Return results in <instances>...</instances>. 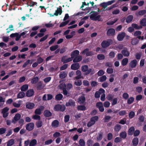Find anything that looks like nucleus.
Masks as SVG:
<instances>
[{
  "instance_id": "nucleus-1",
  "label": "nucleus",
  "mask_w": 146,
  "mask_h": 146,
  "mask_svg": "<svg viewBox=\"0 0 146 146\" xmlns=\"http://www.w3.org/2000/svg\"><path fill=\"white\" fill-rule=\"evenodd\" d=\"M90 19L94 21H101L102 19L101 18V16L98 15V13L96 12L92 11L90 13Z\"/></svg>"
},
{
  "instance_id": "nucleus-2",
  "label": "nucleus",
  "mask_w": 146,
  "mask_h": 146,
  "mask_svg": "<svg viewBox=\"0 0 146 146\" xmlns=\"http://www.w3.org/2000/svg\"><path fill=\"white\" fill-rule=\"evenodd\" d=\"M112 40L111 39H109L107 40L104 41L101 43L102 46L103 48H106L112 43Z\"/></svg>"
},
{
  "instance_id": "nucleus-3",
  "label": "nucleus",
  "mask_w": 146,
  "mask_h": 146,
  "mask_svg": "<svg viewBox=\"0 0 146 146\" xmlns=\"http://www.w3.org/2000/svg\"><path fill=\"white\" fill-rule=\"evenodd\" d=\"M81 70L83 72H86V74H89L92 71L91 68H89L87 65H84L82 66Z\"/></svg>"
},
{
  "instance_id": "nucleus-4",
  "label": "nucleus",
  "mask_w": 146,
  "mask_h": 146,
  "mask_svg": "<svg viewBox=\"0 0 146 146\" xmlns=\"http://www.w3.org/2000/svg\"><path fill=\"white\" fill-rule=\"evenodd\" d=\"M115 2V0H113L107 2H104L101 3L100 5L104 8L107 7L108 6L110 5Z\"/></svg>"
},
{
  "instance_id": "nucleus-5",
  "label": "nucleus",
  "mask_w": 146,
  "mask_h": 146,
  "mask_svg": "<svg viewBox=\"0 0 146 146\" xmlns=\"http://www.w3.org/2000/svg\"><path fill=\"white\" fill-rule=\"evenodd\" d=\"M65 107L64 106L58 104L55 106L54 110L56 111H64L65 110Z\"/></svg>"
},
{
  "instance_id": "nucleus-6",
  "label": "nucleus",
  "mask_w": 146,
  "mask_h": 146,
  "mask_svg": "<svg viewBox=\"0 0 146 146\" xmlns=\"http://www.w3.org/2000/svg\"><path fill=\"white\" fill-rule=\"evenodd\" d=\"M83 54H86L87 56L93 55L94 54L92 52H89L88 49H86L83 51L81 53Z\"/></svg>"
},
{
  "instance_id": "nucleus-7",
  "label": "nucleus",
  "mask_w": 146,
  "mask_h": 146,
  "mask_svg": "<svg viewBox=\"0 0 146 146\" xmlns=\"http://www.w3.org/2000/svg\"><path fill=\"white\" fill-rule=\"evenodd\" d=\"M96 107L98 108L101 112H102L104 111V109L103 106V104L101 102H99L96 104Z\"/></svg>"
},
{
  "instance_id": "nucleus-8",
  "label": "nucleus",
  "mask_w": 146,
  "mask_h": 146,
  "mask_svg": "<svg viewBox=\"0 0 146 146\" xmlns=\"http://www.w3.org/2000/svg\"><path fill=\"white\" fill-rule=\"evenodd\" d=\"M125 36V33L124 32H122L119 33L117 35V38L119 41H122L123 40Z\"/></svg>"
},
{
  "instance_id": "nucleus-9",
  "label": "nucleus",
  "mask_w": 146,
  "mask_h": 146,
  "mask_svg": "<svg viewBox=\"0 0 146 146\" xmlns=\"http://www.w3.org/2000/svg\"><path fill=\"white\" fill-rule=\"evenodd\" d=\"M137 63V62L136 60H133L129 63V66L131 68H135L136 66Z\"/></svg>"
},
{
  "instance_id": "nucleus-10",
  "label": "nucleus",
  "mask_w": 146,
  "mask_h": 146,
  "mask_svg": "<svg viewBox=\"0 0 146 146\" xmlns=\"http://www.w3.org/2000/svg\"><path fill=\"white\" fill-rule=\"evenodd\" d=\"M107 34L109 36H112L115 34V31L113 28L109 29L107 32Z\"/></svg>"
},
{
  "instance_id": "nucleus-11",
  "label": "nucleus",
  "mask_w": 146,
  "mask_h": 146,
  "mask_svg": "<svg viewBox=\"0 0 146 146\" xmlns=\"http://www.w3.org/2000/svg\"><path fill=\"white\" fill-rule=\"evenodd\" d=\"M35 106L34 103L28 102L26 104V107L27 108L29 109H33Z\"/></svg>"
},
{
  "instance_id": "nucleus-12",
  "label": "nucleus",
  "mask_w": 146,
  "mask_h": 146,
  "mask_svg": "<svg viewBox=\"0 0 146 146\" xmlns=\"http://www.w3.org/2000/svg\"><path fill=\"white\" fill-rule=\"evenodd\" d=\"M80 65L78 63H74L72 64L71 66V69L74 70H77L79 68Z\"/></svg>"
},
{
  "instance_id": "nucleus-13",
  "label": "nucleus",
  "mask_w": 146,
  "mask_h": 146,
  "mask_svg": "<svg viewBox=\"0 0 146 146\" xmlns=\"http://www.w3.org/2000/svg\"><path fill=\"white\" fill-rule=\"evenodd\" d=\"M34 127V124L33 123H30L27 125L26 129L28 131H31L33 129Z\"/></svg>"
},
{
  "instance_id": "nucleus-14",
  "label": "nucleus",
  "mask_w": 146,
  "mask_h": 146,
  "mask_svg": "<svg viewBox=\"0 0 146 146\" xmlns=\"http://www.w3.org/2000/svg\"><path fill=\"white\" fill-rule=\"evenodd\" d=\"M72 60V57L67 58L66 56H64L62 58V61L64 63H66L71 61Z\"/></svg>"
},
{
  "instance_id": "nucleus-15",
  "label": "nucleus",
  "mask_w": 146,
  "mask_h": 146,
  "mask_svg": "<svg viewBox=\"0 0 146 146\" xmlns=\"http://www.w3.org/2000/svg\"><path fill=\"white\" fill-rule=\"evenodd\" d=\"M76 74L77 76L75 77V79L78 80L81 78L82 73L79 70L76 71Z\"/></svg>"
},
{
  "instance_id": "nucleus-16",
  "label": "nucleus",
  "mask_w": 146,
  "mask_h": 146,
  "mask_svg": "<svg viewBox=\"0 0 146 146\" xmlns=\"http://www.w3.org/2000/svg\"><path fill=\"white\" fill-rule=\"evenodd\" d=\"M44 108V107L43 106H41L39 108L36 109L35 111V113L37 114H40L41 113V111Z\"/></svg>"
},
{
  "instance_id": "nucleus-17",
  "label": "nucleus",
  "mask_w": 146,
  "mask_h": 146,
  "mask_svg": "<svg viewBox=\"0 0 146 146\" xmlns=\"http://www.w3.org/2000/svg\"><path fill=\"white\" fill-rule=\"evenodd\" d=\"M34 94V90L33 89L29 90L26 93V96L28 97H31L33 96Z\"/></svg>"
},
{
  "instance_id": "nucleus-18",
  "label": "nucleus",
  "mask_w": 146,
  "mask_h": 146,
  "mask_svg": "<svg viewBox=\"0 0 146 146\" xmlns=\"http://www.w3.org/2000/svg\"><path fill=\"white\" fill-rule=\"evenodd\" d=\"M79 53L78 50H76L72 52L71 54V57L73 58L78 55Z\"/></svg>"
},
{
  "instance_id": "nucleus-19",
  "label": "nucleus",
  "mask_w": 146,
  "mask_h": 146,
  "mask_svg": "<svg viewBox=\"0 0 146 146\" xmlns=\"http://www.w3.org/2000/svg\"><path fill=\"white\" fill-rule=\"evenodd\" d=\"M121 53L125 56H128L129 55V53L127 49H124L122 50L121 51Z\"/></svg>"
},
{
  "instance_id": "nucleus-20",
  "label": "nucleus",
  "mask_w": 146,
  "mask_h": 146,
  "mask_svg": "<svg viewBox=\"0 0 146 146\" xmlns=\"http://www.w3.org/2000/svg\"><path fill=\"white\" fill-rule=\"evenodd\" d=\"M85 98L83 96H81L78 99V102L80 104L83 103L85 101Z\"/></svg>"
},
{
  "instance_id": "nucleus-21",
  "label": "nucleus",
  "mask_w": 146,
  "mask_h": 146,
  "mask_svg": "<svg viewBox=\"0 0 146 146\" xmlns=\"http://www.w3.org/2000/svg\"><path fill=\"white\" fill-rule=\"evenodd\" d=\"M140 24L142 27L146 26V19L145 18L142 19L140 21Z\"/></svg>"
},
{
  "instance_id": "nucleus-22",
  "label": "nucleus",
  "mask_w": 146,
  "mask_h": 146,
  "mask_svg": "<svg viewBox=\"0 0 146 146\" xmlns=\"http://www.w3.org/2000/svg\"><path fill=\"white\" fill-rule=\"evenodd\" d=\"M128 62V58H124L122 60L121 62V64L123 66H125L127 64Z\"/></svg>"
},
{
  "instance_id": "nucleus-23",
  "label": "nucleus",
  "mask_w": 146,
  "mask_h": 146,
  "mask_svg": "<svg viewBox=\"0 0 146 146\" xmlns=\"http://www.w3.org/2000/svg\"><path fill=\"white\" fill-rule=\"evenodd\" d=\"M62 13V9L60 8H57V10H56L55 12L54 13V15L57 16L58 14L61 15Z\"/></svg>"
},
{
  "instance_id": "nucleus-24",
  "label": "nucleus",
  "mask_w": 146,
  "mask_h": 146,
  "mask_svg": "<svg viewBox=\"0 0 146 146\" xmlns=\"http://www.w3.org/2000/svg\"><path fill=\"white\" fill-rule=\"evenodd\" d=\"M10 37L12 38L16 37V40L17 41H18V33H12L10 35Z\"/></svg>"
},
{
  "instance_id": "nucleus-25",
  "label": "nucleus",
  "mask_w": 146,
  "mask_h": 146,
  "mask_svg": "<svg viewBox=\"0 0 146 146\" xmlns=\"http://www.w3.org/2000/svg\"><path fill=\"white\" fill-rule=\"evenodd\" d=\"M82 60V57L80 56H78L73 60V62H78Z\"/></svg>"
},
{
  "instance_id": "nucleus-26",
  "label": "nucleus",
  "mask_w": 146,
  "mask_h": 146,
  "mask_svg": "<svg viewBox=\"0 0 146 146\" xmlns=\"http://www.w3.org/2000/svg\"><path fill=\"white\" fill-rule=\"evenodd\" d=\"M133 19V16L132 15L128 16L126 19V21L127 23H130Z\"/></svg>"
},
{
  "instance_id": "nucleus-27",
  "label": "nucleus",
  "mask_w": 146,
  "mask_h": 146,
  "mask_svg": "<svg viewBox=\"0 0 146 146\" xmlns=\"http://www.w3.org/2000/svg\"><path fill=\"white\" fill-rule=\"evenodd\" d=\"M33 60H28L23 65V67H25L27 65L29 64H31L34 61Z\"/></svg>"
},
{
  "instance_id": "nucleus-28",
  "label": "nucleus",
  "mask_w": 146,
  "mask_h": 146,
  "mask_svg": "<svg viewBox=\"0 0 146 146\" xmlns=\"http://www.w3.org/2000/svg\"><path fill=\"white\" fill-rule=\"evenodd\" d=\"M138 42V40L136 38H134L132 39L131 43L132 45H135Z\"/></svg>"
},
{
  "instance_id": "nucleus-29",
  "label": "nucleus",
  "mask_w": 146,
  "mask_h": 146,
  "mask_svg": "<svg viewBox=\"0 0 146 146\" xmlns=\"http://www.w3.org/2000/svg\"><path fill=\"white\" fill-rule=\"evenodd\" d=\"M18 120V113H17L15 115L14 118L12 119V122L15 123Z\"/></svg>"
},
{
  "instance_id": "nucleus-30",
  "label": "nucleus",
  "mask_w": 146,
  "mask_h": 146,
  "mask_svg": "<svg viewBox=\"0 0 146 146\" xmlns=\"http://www.w3.org/2000/svg\"><path fill=\"white\" fill-rule=\"evenodd\" d=\"M131 26L133 28H134L136 29H140L142 28V27L136 24H132Z\"/></svg>"
},
{
  "instance_id": "nucleus-31",
  "label": "nucleus",
  "mask_w": 146,
  "mask_h": 146,
  "mask_svg": "<svg viewBox=\"0 0 146 146\" xmlns=\"http://www.w3.org/2000/svg\"><path fill=\"white\" fill-rule=\"evenodd\" d=\"M75 102L72 100H70L68 102L66 103V106H74V105Z\"/></svg>"
},
{
  "instance_id": "nucleus-32",
  "label": "nucleus",
  "mask_w": 146,
  "mask_h": 146,
  "mask_svg": "<svg viewBox=\"0 0 146 146\" xmlns=\"http://www.w3.org/2000/svg\"><path fill=\"white\" fill-rule=\"evenodd\" d=\"M67 74V73L65 72H61L60 74V77L62 78H64L66 77Z\"/></svg>"
},
{
  "instance_id": "nucleus-33",
  "label": "nucleus",
  "mask_w": 146,
  "mask_h": 146,
  "mask_svg": "<svg viewBox=\"0 0 146 146\" xmlns=\"http://www.w3.org/2000/svg\"><path fill=\"white\" fill-rule=\"evenodd\" d=\"M59 125V122L57 120H55L52 123V126L53 127H57Z\"/></svg>"
},
{
  "instance_id": "nucleus-34",
  "label": "nucleus",
  "mask_w": 146,
  "mask_h": 146,
  "mask_svg": "<svg viewBox=\"0 0 146 146\" xmlns=\"http://www.w3.org/2000/svg\"><path fill=\"white\" fill-rule=\"evenodd\" d=\"M37 143V141L35 139L32 140L29 144V146H34Z\"/></svg>"
},
{
  "instance_id": "nucleus-35",
  "label": "nucleus",
  "mask_w": 146,
  "mask_h": 146,
  "mask_svg": "<svg viewBox=\"0 0 146 146\" xmlns=\"http://www.w3.org/2000/svg\"><path fill=\"white\" fill-rule=\"evenodd\" d=\"M146 13V10H142L139 11L136 14L137 16L143 15Z\"/></svg>"
},
{
  "instance_id": "nucleus-36",
  "label": "nucleus",
  "mask_w": 146,
  "mask_h": 146,
  "mask_svg": "<svg viewBox=\"0 0 146 146\" xmlns=\"http://www.w3.org/2000/svg\"><path fill=\"white\" fill-rule=\"evenodd\" d=\"M28 88V85L27 84H25L22 86L21 90L22 91H25Z\"/></svg>"
},
{
  "instance_id": "nucleus-37",
  "label": "nucleus",
  "mask_w": 146,
  "mask_h": 146,
  "mask_svg": "<svg viewBox=\"0 0 146 146\" xmlns=\"http://www.w3.org/2000/svg\"><path fill=\"white\" fill-rule=\"evenodd\" d=\"M14 143V140L13 139H11L8 141L7 143V146H11Z\"/></svg>"
},
{
  "instance_id": "nucleus-38",
  "label": "nucleus",
  "mask_w": 146,
  "mask_h": 146,
  "mask_svg": "<svg viewBox=\"0 0 146 146\" xmlns=\"http://www.w3.org/2000/svg\"><path fill=\"white\" fill-rule=\"evenodd\" d=\"M139 141L138 139L137 138H134L133 141V145L134 146L137 145Z\"/></svg>"
},
{
  "instance_id": "nucleus-39",
  "label": "nucleus",
  "mask_w": 146,
  "mask_h": 146,
  "mask_svg": "<svg viewBox=\"0 0 146 146\" xmlns=\"http://www.w3.org/2000/svg\"><path fill=\"white\" fill-rule=\"evenodd\" d=\"M38 80V78L36 77H35L33 79H32L31 80V83L32 84H34L36 83Z\"/></svg>"
},
{
  "instance_id": "nucleus-40",
  "label": "nucleus",
  "mask_w": 146,
  "mask_h": 146,
  "mask_svg": "<svg viewBox=\"0 0 146 146\" xmlns=\"http://www.w3.org/2000/svg\"><path fill=\"white\" fill-rule=\"evenodd\" d=\"M107 77L105 75L99 78V80L100 82H104L105 81Z\"/></svg>"
},
{
  "instance_id": "nucleus-41",
  "label": "nucleus",
  "mask_w": 146,
  "mask_h": 146,
  "mask_svg": "<svg viewBox=\"0 0 146 146\" xmlns=\"http://www.w3.org/2000/svg\"><path fill=\"white\" fill-rule=\"evenodd\" d=\"M74 84L77 86H80L82 84V82L81 80H76Z\"/></svg>"
},
{
  "instance_id": "nucleus-42",
  "label": "nucleus",
  "mask_w": 146,
  "mask_h": 146,
  "mask_svg": "<svg viewBox=\"0 0 146 146\" xmlns=\"http://www.w3.org/2000/svg\"><path fill=\"white\" fill-rule=\"evenodd\" d=\"M78 109V110H86V107L84 106L80 105L77 107Z\"/></svg>"
},
{
  "instance_id": "nucleus-43",
  "label": "nucleus",
  "mask_w": 146,
  "mask_h": 146,
  "mask_svg": "<svg viewBox=\"0 0 146 146\" xmlns=\"http://www.w3.org/2000/svg\"><path fill=\"white\" fill-rule=\"evenodd\" d=\"M58 47V46L57 45L53 46L50 47V50L52 51H53L57 49Z\"/></svg>"
},
{
  "instance_id": "nucleus-44",
  "label": "nucleus",
  "mask_w": 146,
  "mask_h": 146,
  "mask_svg": "<svg viewBox=\"0 0 146 146\" xmlns=\"http://www.w3.org/2000/svg\"><path fill=\"white\" fill-rule=\"evenodd\" d=\"M135 130L134 127H131L129 130V134L130 135H132Z\"/></svg>"
},
{
  "instance_id": "nucleus-45",
  "label": "nucleus",
  "mask_w": 146,
  "mask_h": 146,
  "mask_svg": "<svg viewBox=\"0 0 146 146\" xmlns=\"http://www.w3.org/2000/svg\"><path fill=\"white\" fill-rule=\"evenodd\" d=\"M98 117L97 116H95L92 118L91 119L90 121H91V122H92L93 121H94L95 123L96 122L98 121Z\"/></svg>"
},
{
  "instance_id": "nucleus-46",
  "label": "nucleus",
  "mask_w": 146,
  "mask_h": 146,
  "mask_svg": "<svg viewBox=\"0 0 146 146\" xmlns=\"http://www.w3.org/2000/svg\"><path fill=\"white\" fill-rule=\"evenodd\" d=\"M63 97V95L61 94H59L56 96V99L57 100H61Z\"/></svg>"
},
{
  "instance_id": "nucleus-47",
  "label": "nucleus",
  "mask_w": 146,
  "mask_h": 146,
  "mask_svg": "<svg viewBox=\"0 0 146 146\" xmlns=\"http://www.w3.org/2000/svg\"><path fill=\"white\" fill-rule=\"evenodd\" d=\"M6 131V129L5 128H0V134L2 135L5 133Z\"/></svg>"
},
{
  "instance_id": "nucleus-48",
  "label": "nucleus",
  "mask_w": 146,
  "mask_h": 146,
  "mask_svg": "<svg viewBox=\"0 0 146 146\" xmlns=\"http://www.w3.org/2000/svg\"><path fill=\"white\" fill-rule=\"evenodd\" d=\"M105 58L104 55L102 54H100L97 56V58L99 60H103Z\"/></svg>"
},
{
  "instance_id": "nucleus-49",
  "label": "nucleus",
  "mask_w": 146,
  "mask_h": 146,
  "mask_svg": "<svg viewBox=\"0 0 146 146\" xmlns=\"http://www.w3.org/2000/svg\"><path fill=\"white\" fill-rule=\"evenodd\" d=\"M83 84L84 86H88L90 85V83L88 81L84 80L83 81Z\"/></svg>"
},
{
  "instance_id": "nucleus-50",
  "label": "nucleus",
  "mask_w": 146,
  "mask_h": 146,
  "mask_svg": "<svg viewBox=\"0 0 146 146\" xmlns=\"http://www.w3.org/2000/svg\"><path fill=\"white\" fill-rule=\"evenodd\" d=\"M126 135H127L125 131L121 132V133H120V136L121 138H125L126 137Z\"/></svg>"
},
{
  "instance_id": "nucleus-51",
  "label": "nucleus",
  "mask_w": 146,
  "mask_h": 146,
  "mask_svg": "<svg viewBox=\"0 0 146 146\" xmlns=\"http://www.w3.org/2000/svg\"><path fill=\"white\" fill-rule=\"evenodd\" d=\"M44 115L46 117H49L51 115V113L48 110H46L44 111Z\"/></svg>"
},
{
  "instance_id": "nucleus-52",
  "label": "nucleus",
  "mask_w": 146,
  "mask_h": 146,
  "mask_svg": "<svg viewBox=\"0 0 146 146\" xmlns=\"http://www.w3.org/2000/svg\"><path fill=\"white\" fill-rule=\"evenodd\" d=\"M69 22V21H66L64 22H63L60 25V27H62L66 25Z\"/></svg>"
},
{
  "instance_id": "nucleus-53",
  "label": "nucleus",
  "mask_w": 146,
  "mask_h": 146,
  "mask_svg": "<svg viewBox=\"0 0 146 146\" xmlns=\"http://www.w3.org/2000/svg\"><path fill=\"white\" fill-rule=\"evenodd\" d=\"M117 19H114L113 21H109L107 23L108 25H112L117 21Z\"/></svg>"
},
{
  "instance_id": "nucleus-54",
  "label": "nucleus",
  "mask_w": 146,
  "mask_h": 146,
  "mask_svg": "<svg viewBox=\"0 0 146 146\" xmlns=\"http://www.w3.org/2000/svg\"><path fill=\"white\" fill-rule=\"evenodd\" d=\"M110 104V103L108 101H106L104 103V105L105 108H108L109 107Z\"/></svg>"
},
{
  "instance_id": "nucleus-55",
  "label": "nucleus",
  "mask_w": 146,
  "mask_h": 146,
  "mask_svg": "<svg viewBox=\"0 0 146 146\" xmlns=\"http://www.w3.org/2000/svg\"><path fill=\"white\" fill-rule=\"evenodd\" d=\"M134 100V98L132 97H130L128 100L127 103L129 104L132 103Z\"/></svg>"
},
{
  "instance_id": "nucleus-56",
  "label": "nucleus",
  "mask_w": 146,
  "mask_h": 146,
  "mask_svg": "<svg viewBox=\"0 0 146 146\" xmlns=\"http://www.w3.org/2000/svg\"><path fill=\"white\" fill-rule=\"evenodd\" d=\"M79 143L81 146H85V142L83 139H80L79 141Z\"/></svg>"
},
{
  "instance_id": "nucleus-57",
  "label": "nucleus",
  "mask_w": 146,
  "mask_h": 146,
  "mask_svg": "<svg viewBox=\"0 0 146 146\" xmlns=\"http://www.w3.org/2000/svg\"><path fill=\"white\" fill-rule=\"evenodd\" d=\"M141 34V32L139 31H137L135 32L134 34V36H136L140 35Z\"/></svg>"
},
{
  "instance_id": "nucleus-58",
  "label": "nucleus",
  "mask_w": 146,
  "mask_h": 146,
  "mask_svg": "<svg viewBox=\"0 0 146 146\" xmlns=\"http://www.w3.org/2000/svg\"><path fill=\"white\" fill-rule=\"evenodd\" d=\"M121 141V139L119 137H116L114 139V141L115 143L120 142Z\"/></svg>"
},
{
  "instance_id": "nucleus-59",
  "label": "nucleus",
  "mask_w": 146,
  "mask_h": 146,
  "mask_svg": "<svg viewBox=\"0 0 146 146\" xmlns=\"http://www.w3.org/2000/svg\"><path fill=\"white\" fill-rule=\"evenodd\" d=\"M53 140L52 139H50L49 140L46 141L44 143L45 145H48L52 142Z\"/></svg>"
},
{
  "instance_id": "nucleus-60",
  "label": "nucleus",
  "mask_w": 146,
  "mask_h": 146,
  "mask_svg": "<svg viewBox=\"0 0 146 146\" xmlns=\"http://www.w3.org/2000/svg\"><path fill=\"white\" fill-rule=\"evenodd\" d=\"M106 72L108 74H112L113 72V69L109 68H107Z\"/></svg>"
},
{
  "instance_id": "nucleus-61",
  "label": "nucleus",
  "mask_w": 146,
  "mask_h": 146,
  "mask_svg": "<svg viewBox=\"0 0 146 146\" xmlns=\"http://www.w3.org/2000/svg\"><path fill=\"white\" fill-rule=\"evenodd\" d=\"M135 115V113L133 111H132L129 113V116L130 118H132Z\"/></svg>"
},
{
  "instance_id": "nucleus-62",
  "label": "nucleus",
  "mask_w": 146,
  "mask_h": 146,
  "mask_svg": "<svg viewBox=\"0 0 146 146\" xmlns=\"http://www.w3.org/2000/svg\"><path fill=\"white\" fill-rule=\"evenodd\" d=\"M70 119V116L68 115H66L64 117V121L65 122H68Z\"/></svg>"
},
{
  "instance_id": "nucleus-63",
  "label": "nucleus",
  "mask_w": 146,
  "mask_h": 146,
  "mask_svg": "<svg viewBox=\"0 0 146 146\" xmlns=\"http://www.w3.org/2000/svg\"><path fill=\"white\" fill-rule=\"evenodd\" d=\"M61 135L60 133L58 132H56L54 134L53 136L54 137H57L60 136Z\"/></svg>"
},
{
  "instance_id": "nucleus-64",
  "label": "nucleus",
  "mask_w": 146,
  "mask_h": 146,
  "mask_svg": "<svg viewBox=\"0 0 146 146\" xmlns=\"http://www.w3.org/2000/svg\"><path fill=\"white\" fill-rule=\"evenodd\" d=\"M120 11L119 9H116L114 10L112 12V14H117L119 13Z\"/></svg>"
}]
</instances>
